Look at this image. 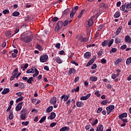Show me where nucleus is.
Returning <instances> with one entry per match:
<instances>
[{
	"label": "nucleus",
	"mask_w": 131,
	"mask_h": 131,
	"mask_svg": "<svg viewBox=\"0 0 131 131\" xmlns=\"http://www.w3.org/2000/svg\"><path fill=\"white\" fill-rule=\"evenodd\" d=\"M57 125V123L56 122H52L51 123L50 126V127H54V126Z\"/></svg>",
	"instance_id": "obj_58"
},
{
	"label": "nucleus",
	"mask_w": 131,
	"mask_h": 131,
	"mask_svg": "<svg viewBox=\"0 0 131 131\" xmlns=\"http://www.w3.org/2000/svg\"><path fill=\"white\" fill-rule=\"evenodd\" d=\"M101 64H106L107 63V60L104 58H102L101 60Z\"/></svg>",
	"instance_id": "obj_54"
},
{
	"label": "nucleus",
	"mask_w": 131,
	"mask_h": 131,
	"mask_svg": "<svg viewBox=\"0 0 131 131\" xmlns=\"http://www.w3.org/2000/svg\"><path fill=\"white\" fill-rule=\"evenodd\" d=\"M98 122V119H96L95 121H93V123H92V125H96V124H97Z\"/></svg>",
	"instance_id": "obj_57"
},
{
	"label": "nucleus",
	"mask_w": 131,
	"mask_h": 131,
	"mask_svg": "<svg viewBox=\"0 0 131 131\" xmlns=\"http://www.w3.org/2000/svg\"><path fill=\"white\" fill-rule=\"evenodd\" d=\"M9 118L11 120H12V119H13V118H14V114L13 113L12 111L9 112Z\"/></svg>",
	"instance_id": "obj_27"
},
{
	"label": "nucleus",
	"mask_w": 131,
	"mask_h": 131,
	"mask_svg": "<svg viewBox=\"0 0 131 131\" xmlns=\"http://www.w3.org/2000/svg\"><path fill=\"white\" fill-rule=\"evenodd\" d=\"M28 66H29V64L28 63H26L24 67H21V69H23V71H25L27 68H28Z\"/></svg>",
	"instance_id": "obj_31"
},
{
	"label": "nucleus",
	"mask_w": 131,
	"mask_h": 131,
	"mask_svg": "<svg viewBox=\"0 0 131 131\" xmlns=\"http://www.w3.org/2000/svg\"><path fill=\"white\" fill-rule=\"evenodd\" d=\"M95 62V60H94V58H92L86 64V67H89V66H91L93 63Z\"/></svg>",
	"instance_id": "obj_22"
},
{
	"label": "nucleus",
	"mask_w": 131,
	"mask_h": 131,
	"mask_svg": "<svg viewBox=\"0 0 131 131\" xmlns=\"http://www.w3.org/2000/svg\"><path fill=\"white\" fill-rule=\"evenodd\" d=\"M26 73L29 74L30 73H34V70L33 69H30L27 71Z\"/></svg>",
	"instance_id": "obj_36"
},
{
	"label": "nucleus",
	"mask_w": 131,
	"mask_h": 131,
	"mask_svg": "<svg viewBox=\"0 0 131 131\" xmlns=\"http://www.w3.org/2000/svg\"><path fill=\"white\" fill-rule=\"evenodd\" d=\"M125 42H127V43H130L131 42V38L129 35H127L125 37Z\"/></svg>",
	"instance_id": "obj_14"
},
{
	"label": "nucleus",
	"mask_w": 131,
	"mask_h": 131,
	"mask_svg": "<svg viewBox=\"0 0 131 131\" xmlns=\"http://www.w3.org/2000/svg\"><path fill=\"white\" fill-rule=\"evenodd\" d=\"M69 13V9H67L63 11V14L64 15H67Z\"/></svg>",
	"instance_id": "obj_59"
},
{
	"label": "nucleus",
	"mask_w": 131,
	"mask_h": 131,
	"mask_svg": "<svg viewBox=\"0 0 131 131\" xmlns=\"http://www.w3.org/2000/svg\"><path fill=\"white\" fill-rule=\"evenodd\" d=\"M19 86L20 89H24L25 88L26 85L22 82L19 83Z\"/></svg>",
	"instance_id": "obj_44"
},
{
	"label": "nucleus",
	"mask_w": 131,
	"mask_h": 131,
	"mask_svg": "<svg viewBox=\"0 0 131 131\" xmlns=\"http://www.w3.org/2000/svg\"><path fill=\"white\" fill-rule=\"evenodd\" d=\"M103 25H100L98 27V31H101V29H103Z\"/></svg>",
	"instance_id": "obj_56"
},
{
	"label": "nucleus",
	"mask_w": 131,
	"mask_h": 131,
	"mask_svg": "<svg viewBox=\"0 0 131 131\" xmlns=\"http://www.w3.org/2000/svg\"><path fill=\"white\" fill-rule=\"evenodd\" d=\"M32 81H33V77H31L29 79H28V83H29L30 84H32Z\"/></svg>",
	"instance_id": "obj_33"
},
{
	"label": "nucleus",
	"mask_w": 131,
	"mask_h": 131,
	"mask_svg": "<svg viewBox=\"0 0 131 131\" xmlns=\"http://www.w3.org/2000/svg\"><path fill=\"white\" fill-rule=\"evenodd\" d=\"M76 72V70L74 68H70L69 72H68V74L69 75H71V74H74Z\"/></svg>",
	"instance_id": "obj_12"
},
{
	"label": "nucleus",
	"mask_w": 131,
	"mask_h": 131,
	"mask_svg": "<svg viewBox=\"0 0 131 131\" xmlns=\"http://www.w3.org/2000/svg\"><path fill=\"white\" fill-rule=\"evenodd\" d=\"M58 20H59V18L57 17H54L52 18L51 21L52 22H57Z\"/></svg>",
	"instance_id": "obj_47"
},
{
	"label": "nucleus",
	"mask_w": 131,
	"mask_h": 131,
	"mask_svg": "<svg viewBox=\"0 0 131 131\" xmlns=\"http://www.w3.org/2000/svg\"><path fill=\"white\" fill-rule=\"evenodd\" d=\"M55 118H56V113L54 112L51 113V115L49 117V119H50V120H53V119H54Z\"/></svg>",
	"instance_id": "obj_15"
},
{
	"label": "nucleus",
	"mask_w": 131,
	"mask_h": 131,
	"mask_svg": "<svg viewBox=\"0 0 131 131\" xmlns=\"http://www.w3.org/2000/svg\"><path fill=\"white\" fill-rule=\"evenodd\" d=\"M122 30V26H120L116 30V32L115 33V36H117L118 34L120 33L121 32V30Z\"/></svg>",
	"instance_id": "obj_11"
},
{
	"label": "nucleus",
	"mask_w": 131,
	"mask_h": 131,
	"mask_svg": "<svg viewBox=\"0 0 131 131\" xmlns=\"http://www.w3.org/2000/svg\"><path fill=\"white\" fill-rule=\"evenodd\" d=\"M24 99V97L21 96L20 97L17 98L16 100V102L18 103V102H21Z\"/></svg>",
	"instance_id": "obj_43"
},
{
	"label": "nucleus",
	"mask_w": 131,
	"mask_h": 131,
	"mask_svg": "<svg viewBox=\"0 0 131 131\" xmlns=\"http://www.w3.org/2000/svg\"><path fill=\"white\" fill-rule=\"evenodd\" d=\"M56 103L57 98L55 96L52 97L50 100V103L51 104V105H55Z\"/></svg>",
	"instance_id": "obj_7"
},
{
	"label": "nucleus",
	"mask_w": 131,
	"mask_h": 131,
	"mask_svg": "<svg viewBox=\"0 0 131 131\" xmlns=\"http://www.w3.org/2000/svg\"><path fill=\"white\" fill-rule=\"evenodd\" d=\"M117 52V49L115 48H113L111 51H110V54H112V53H116Z\"/></svg>",
	"instance_id": "obj_39"
},
{
	"label": "nucleus",
	"mask_w": 131,
	"mask_h": 131,
	"mask_svg": "<svg viewBox=\"0 0 131 131\" xmlns=\"http://www.w3.org/2000/svg\"><path fill=\"white\" fill-rule=\"evenodd\" d=\"M90 80L91 81H97V80H98V77L94 76L91 77Z\"/></svg>",
	"instance_id": "obj_37"
},
{
	"label": "nucleus",
	"mask_w": 131,
	"mask_h": 131,
	"mask_svg": "<svg viewBox=\"0 0 131 131\" xmlns=\"http://www.w3.org/2000/svg\"><path fill=\"white\" fill-rule=\"evenodd\" d=\"M108 45V40H105L104 41L102 42L101 46L102 47H106Z\"/></svg>",
	"instance_id": "obj_38"
},
{
	"label": "nucleus",
	"mask_w": 131,
	"mask_h": 131,
	"mask_svg": "<svg viewBox=\"0 0 131 131\" xmlns=\"http://www.w3.org/2000/svg\"><path fill=\"white\" fill-rule=\"evenodd\" d=\"M63 23V26L66 27L67 26V25H68V24H69V20L67 19L64 20Z\"/></svg>",
	"instance_id": "obj_45"
},
{
	"label": "nucleus",
	"mask_w": 131,
	"mask_h": 131,
	"mask_svg": "<svg viewBox=\"0 0 131 131\" xmlns=\"http://www.w3.org/2000/svg\"><path fill=\"white\" fill-rule=\"evenodd\" d=\"M61 47V44L60 43H57L55 45V48L56 49H60V47Z\"/></svg>",
	"instance_id": "obj_61"
},
{
	"label": "nucleus",
	"mask_w": 131,
	"mask_h": 131,
	"mask_svg": "<svg viewBox=\"0 0 131 131\" xmlns=\"http://www.w3.org/2000/svg\"><path fill=\"white\" fill-rule=\"evenodd\" d=\"M127 117V113H123L119 116V119H123V118H126Z\"/></svg>",
	"instance_id": "obj_9"
},
{
	"label": "nucleus",
	"mask_w": 131,
	"mask_h": 131,
	"mask_svg": "<svg viewBox=\"0 0 131 131\" xmlns=\"http://www.w3.org/2000/svg\"><path fill=\"white\" fill-rule=\"evenodd\" d=\"M55 60L56 61L57 63H58V64H61L63 63V60H61V58L60 57H55Z\"/></svg>",
	"instance_id": "obj_21"
},
{
	"label": "nucleus",
	"mask_w": 131,
	"mask_h": 131,
	"mask_svg": "<svg viewBox=\"0 0 131 131\" xmlns=\"http://www.w3.org/2000/svg\"><path fill=\"white\" fill-rule=\"evenodd\" d=\"M19 15H20V12H18V11H14L13 14H12V16L13 17H17L18 16H19Z\"/></svg>",
	"instance_id": "obj_34"
},
{
	"label": "nucleus",
	"mask_w": 131,
	"mask_h": 131,
	"mask_svg": "<svg viewBox=\"0 0 131 131\" xmlns=\"http://www.w3.org/2000/svg\"><path fill=\"white\" fill-rule=\"evenodd\" d=\"M76 13V11L74 10V9H72V12L70 14V16L71 18H73L74 15H75V13Z\"/></svg>",
	"instance_id": "obj_26"
},
{
	"label": "nucleus",
	"mask_w": 131,
	"mask_h": 131,
	"mask_svg": "<svg viewBox=\"0 0 131 131\" xmlns=\"http://www.w3.org/2000/svg\"><path fill=\"white\" fill-rule=\"evenodd\" d=\"M121 14L119 11H117L115 12V14L114 15V17L115 18H119V16H120Z\"/></svg>",
	"instance_id": "obj_28"
},
{
	"label": "nucleus",
	"mask_w": 131,
	"mask_h": 131,
	"mask_svg": "<svg viewBox=\"0 0 131 131\" xmlns=\"http://www.w3.org/2000/svg\"><path fill=\"white\" fill-rule=\"evenodd\" d=\"M126 48H127V46H126V45H122V46H121L120 47V50H125V49H126Z\"/></svg>",
	"instance_id": "obj_52"
},
{
	"label": "nucleus",
	"mask_w": 131,
	"mask_h": 131,
	"mask_svg": "<svg viewBox=\"0 0 131 131\" xmlns=\"http://www.w3.org/2000/svg\"><path fill=\"white\" fill-rule=\"evenodd\" d=\"M91 52H87L84 53V58H85V59H89V58H90V57H91Z\"/></svg>",
	"instance_id": "obj_18"
},
{
	"label": "nucleus",
	"mask_w": 131,
	"mask_h": 131,
	"mask_svg": "<svg viewBox=\"0 0 131 131\" xmlns=\"http://www.w3.org/2000/svg\"><path fill=\"white\" fill-rule=\"evenodd\" d=\"M10 93V89L6 88L4 89L3 91L2 92L1 94L2 95H6V94H9Z\"/></svg>",
	"instance_id": "obj_16"
},
{
	"label": "nucleus",
	"mask_w": 131,
	"mask_h": 131,
	"mask_svg": "<svg viewBox=\"0 0 131 131\" xmlns=\"http://www.w3.org/2000/svg\"><path fill=\"white\" fill-rule=\"evenodd\" d=\"M83 12H84L83 10H82L81 11L80 14L78 16V18H80V17L82 16V14H83Z\"/></svg>",
	"instance_id": "obj_55"
},
{
	"label": "nucleus",
	"mask_w": 131,
	"mask_h": 131,
	"mask_svg": "<svg viewBox=\"0 0 131 131\" xmlns=\"http://www.w3.org/2000/svg\"><path fill=\"white\" fill-rule=\"evenodd\" d=\"M91 97V94H88L85 96H82L80 99L81 101H85Z\"/></svg>",
	"instance_id": "obj_8"
},
{
	"label": "nucleus",
	"mask_w": 131,
	"mask_h": 131,
	"mask_svg": "<svg viewBox=\"0 0 131 131\" xmlns=\"http://www.w3.org/2000/svg\"><path fill=\"white\" fill-rule=\"evenodd\" d=\"M63 99L64 102H66V101H68V99H69V96H66L65 95H63L61 97L60 100L62 101Z\"/></svg>",
	"instance_id": "obj_17"
},
{
	"label": "nucleus",
	"mask_w": 131,
	"mask_h": 131,
	"mask_svg": "<svg viewBox=\"0 0 131 131\" xmlns=\"http://www.w3.org/2000/svg\"><path fill=\"white\" fill-rule=\"evenodd\" d=\"M103 129H104V126H103V125L100 124L97 127L96 130L103 131Z\"/></svg>",
	"instance_id": "obj_23"
},
{
	"label": "nucleus",
	"mask_w": 131,
	"mask_h": 131,
	"mask_svg": "<svg viewBox=\"0 0 131 131\" xmlns=\"http://www.w3.org/2000/svg\"><path fill=\"white\" fill-rule=\"evenodd\" d=\"M19 31H20V29L19 28H16L15 30L14 31V34L12 35V36H14V35H15V34L18 33V32H19Z\"/></svg>",
	"instance_id": "obj_51"
},
{
	"label": "nucleus",
	"mask_w": 131,
	"mask_h": 131,
	"mask_svg": "<svg viewBox=\"0 0 131 131\" xmlns=\"http://www.w3.org/2000/svg\"><path fill=\"white\" fill-rule=\"evenodd\" d=\"M46 118L47 116H43V117H42L39 120L40 123H42V122H43V121L46 120Z\"/></svg>",
	"instance_id": "obj_42"
},
{
	"label": "nucleus",
	"mask_w": 131,
	"mask_h": 131,
	"mask_svg": "<svg viewBox=\"0 0 131 131\" xmlns=\"http://www.w3.org/2000/svg\"><path fill=\"white\" fill-rule=\"evenodd\" d=\"M36 49L39 50V51H43V48H42V47H41V46H40L39 44L38 43L36 44Z\"/></svg>",
	"instance_id": "obj_25"
},
{
	"label": "nucleus",
	"mask_w": 131,
	"mask_h": 131,
	"mask_svg": "<svg viewBox=\"0 0 131 131\" xmlns=\"http://www.w3.org/2000/svg\"><path fill=\"white\" fill-rule=\"evenodd\" d=\"M35 73L33 75V77H36L38 74H39V72L37 69H35Z\"/></svg>",
	"instance_id": "obj_30"
},
{
	"label": "nucleus",
	"mask_w": 131,
	"mask_h": 131,
	"mask_svg": "<svg viewBox=\"0 0 131 131\" xmlns=\"http://www.w3.org/2000/svg\"><path fill=\"white\" fill-rule=\"evenodd\" d=\"M79 40L81 42H85L86 41H88V40H89V38H83V37H82V36H80L79 38Z\"/></svg>",
	"instance_id": "obj_10"
},
{
	"label": "nucleus",
	"mask_w": 131,
	"mask_h": 131,
	"mask_svg": "<svg viewBox=\"0 0 131 131\" xmlns=\"http://www.w3.org/2000/svg\"><path fill=\"white\" fill-rule=\"evenodd\" d=\"M107 103L108 100H104L101 102V105H103V106H105V105H106Z\"/></svg>",
	"instance_id": "obj_41"
},
{
	"label": "nucleus",
	"mask_w": 131,
	"mask_h": 131,
	"mask_svg": "<svg viewBox=\"0 0 131 131\" xmlns=\"http://www.w3.org/2000/svg\"><path fill=\"white\" fill-rule=\"evenodd\" d=\"M115 109V106L114 105H111L107 107H106V113L107 115H109L112 111H113V110Z\"/></svg>",
	"instance_id": "obj_5"
},
{
	"label": "nucleus",
	"mask_w": 131,
	"mask_h": 131,
	"mask_svg": "<svg viewBox=\"0 0 131 131\" xmlns=\"http://www.w3.org/2000/svg\"><path fill=\"white\" fill-rule=\"evenodd\" d=\"M115 42L116 45H118V43H120V42H121V37L120 36L117 37L115 40Z\"/></svg>",
	"instance_id": "obj_13"
},
{
	"label": "nucleus",
	"mask_w": 131,
	"mask_h": 131,
	"mask_svg": "<svg viewBox=\"0 0 131 131\" xmlns=\"http://www.w3.org/2000/svg\"><path fill=\"white\" fill-rule=\"evenodd\" d=\"M104 54V51L102 50H100L98 53H97V55H98V58H100V57H101V56H102V54Z\"/></svg>",
	"instance_id": "obj_29"
},
{
	"label": "nucleus",
	"mask_w": 131,
	"mask_h": 131,
	"mask_svg": "<svg viewBox=\"0 0 131 131\" xmlns=\"http://www.w3.org/2000/svg\"><path fill=\"white\" fill-rule=\"evenodd\" d=\"M20 118L21 120H25L26 119V115L21 114L20 115Z\"/></svg>",
	"instance_id": "obj_48"
},
{
	"label": "nucleus",
	"mask_w": 131,
	"mask_h": 131,
	"mask_svg": "<svg viewBox=\"0 0 131 131\" xmlns=\"http://www.w3.org/2000/svg\"><path fill=\"white\" fill-rule=\"evenodd\" d=\"M52 111H53V105L49 106L46 110V113H50V112H52Z\"/></svg>",
	"instance_id": "obj_20"
},
{
	"label": "nucleus",
	"mask_w": 131,
	"mask_h": 131,
	"mask_svg": "<svg viewBox=\"0 0 131 131\" xmlns=\"http://www.w3.org/2000/svg\"><path fill=\"white\" fill-rule=\"evenodd\" d=\"M3 13L4 15H7V14H9L10 13V11L9 9H5L3 10Z\"/></svg>",
	"instance_id": "obj_46"
},
{
	"label": "nucleus",
	"mask_w": 131,
	"mask_h": 131,
	"mask_svg": "<svg viewBox=\"0 0 131 131\" xmlns=\"http://www.w3.org/2000/svg\"><path fill=\"white\" fill-rule=\"evenodd\" d=\"M90 128H91V124H88V125H86V126H85L86 130H89V129H90Z\"/></svg>",
	"instance_id": "obj_62"
},
{
	"label": "nucleus",
	"mask_w": 131,
	"mask_h": 131,
	"mask_svg": "<svg viewBox=\"0 0 131 131\" xmlns=\"http://www.w3.org/2000/svg\"><path fill=\"white\" fill-rule=\"evenodd\" d=\"M22 104H23V102H21L17 104V105L15 107V111H17V112H18V111H20L21 109H22Z\"/></svg>",
	"instance_id": "obj_6"
},
{
	"label": "nucleus",
	"mask_w": 131,
	"mask_h": 131,
	"mask_svg": "<svg viewBox=\"0 0 131 131\" xmlns=\"http://www.w3.org/2000/svg\"><path fill=\"white\" fill-rule=\"evenodd\" d=\"M113 42H114V40L113 39H111L109 42L107 43H108V48H110L113 44Z\"/></svg>",
	"instance_id": "obj_35"
},
{
	"label": "nucleus",
	"mask_w": 131,
	"mask_h": 131,
	"mask_svg": "<svg viewBox=\"0 0 131 131\" xmlns=\"http://www.w3.org/2000/svg\"><path fill=\"white\" fill-rule=\"evenodd\" d=\"M93 23L94 21H93V19L92 18H91L87 21V25H88V27L92 26Z\"/></svg>",
	"instance_id": "obj_24"
},
{
	"label": "nucleus",
	"mask_w": 131,
	"mask_h": 131,
	"mask_svg": "<svg viewBox=\"0 0 131 131\" xmlns=\"http://www.w3.org/2000/svg\"><path fill=\"white\" fill-rule=\"evenodd\" d=\"M129 9H131L130 3H125V4L122 5L120 8V10L125 12V13H128V12H129Z\"/></svg>",
	"instance_id": "obj_1"
},
{
	"label": "nucleus",
	"mask_w": 131,
	"mask_h": 131,
	"mask_svg": "<svg viewBox=\"0 0 131 131\" xmlns=\"http://www.w3.org/2000/svg\"><path fill=\"white\" fill-rule=\"evenodd\" d=\"M18 73H19V71H18V69H15L11 74L12 75H15V76H16Z\"/></svg>",
	"instance_id": "obj_32"
},
{
	"label": "nucleus",
	"mask_w": 131,
	"mask_h": 131,
	"mask_svg": "<svg viewBox=\"0 0 131 131\" xmlns=\"http://www.w3.org/2000/svg\"><path fill=\"white\" fill-rule=\"evenodd\" d=\"M103 110V108L102 107H99L97 111V113H100L101 111Z\"/></svg>",
	"instance_id": "obj_63"
},
{
	"label": "nucleus",
	"mask_w": 131,
	"mask_h": 131,
	"mask_svg": "<svg viewBox=\"0 0 131 131\" xmlns=\"http://www.w3.org/2000/svg\"><path fill=\"white\" fill-rule=\"evenodd\" d=\"M76 105H77V107L80 108V107H82L83 106V105H84V103H83V102H82V101H78L76 103Z\"/></svg>",
	"instance_id": "obj_19"
},
{
	"label": "nucleus",
	"mask_w": 131,
	"mask_h": 131,
	"mask_svg": "<svg viewBox=\"0 0 131 131\" xmlns=\"http://www.w3.org/2000/svg\"><path fill=\"white\" fill-rule=\"evenodd\" d=\"M123 60L122 58H118L116 61V63H117V64H119V63L122 62Z\"/></svg>",
	"instance_id": "obj_49"
},
{
	"label": "nucleus",
	"mask_w": 131,
	"mask_h": 131,
	"mask_svg": "<svg viewBox=\"0 0 131 131\" xmlns=\"http://www.w3.org/2000/svg\"><path fill=\"white\" fill-rule=\"evenodd\" d=\"M131 63V57H129L127 59L126 61V64L127 65H129V64H130Z\"/></svg>",
	"instance_id": "obj_40"
},
{
	"label": "nucleus",
	"mask_w": 131,
	"mask_h": 131,
	"mask_svg": "<svg viewBox=\"0 0 131 131\" xmlns=\"http://www.w3.org/2000/svg\"><path fill=\"white\" fill-rule=\"evenodd\" d=\"M49 59V56L47 54H42L40 56V62L41 63H46Z\"/></svg>",
	"instance_id": "obj_4"
},
{
	"label": "nucleus",
	"mask_w": 131,
	"mask_h": 131,
	"mask_svg": "<svg viewBox=\"0 0 131 131\" xmlns=\"http://www.w3.org/2000/svg\"><path fill=\"white\" fill-rule=\"evenodd\" d=\"M21 124L23 125H25V126H27V125H28V124H29V121H26V122H21Z\"/></svg>",
	"instance_id": "obj_50"
},
{
	"label": "nucleus",
	"mask_w": 131,
	"mask_h": 131,
	"mask_svg": "<svg viewBox=\"0 0 131 131\" xmlns=\"http://www.w3.org/2000/svg\"><path fill=\"white\" fill-rule=\"evenodd\" d=\"M32 39H31V35L29 34L25 37H21V41L26 42V43H28V42H30Z\"/></svg>",
	"instance_id": "obj_2"
},
{
	"label": "nucleus",
	"mask_w": 131,
	"mask_h": 131,
	"mask_svg": "<svg viewBox=\"0 0 131 131\" xmlns=\"http://www.w3.org/2000/svg\"><path fill=\"white\" fill-rule=\"evenodd\" d=\"M63 25V21L61 20L58 21L56 24V27L55 28V31H56V32H58V31H59V30L62 28Z\"/></svg>",
	"instance_id": "obj_3"
},
{
	"label": "nucleus",
	"mask_w": 131,
	"mask_h": 131,
	"mask_svg": "<svg viewBox=\"0 0 131 131\" xmlns=\"http://www.w3.org/2000/svg\"><path fill=\"white\" fill-rule=\"evenodd\" d=\"M21 114H24V115H26V114H27V112H26V110L23 109L21 111Z\"/></svg>",
	"instance_id": "obj_53"
},
{
	"label": "nucleus",
	"mask_w": 131,
	"mask_h": 131,
	"mask_svg": "<svg viewBox=\"0 0 131 131\" xmlns=\"http://www.w3.org/2000/svg\"><path fill=\"white\" fill-rule=\"evenodd\" d=\"M101 7H103L104 9H107L108 8V5H107V4H102Z\"/></svg>",
	"instance_id": "obj_60"
},
{
	"label": "nucleus",
	"mask_w": 131,
	"mask_h": 131,
	"mask_svg": "<svg viewBox=\"0 0 131 131\" xmlns=\"http://www.w3.org/2000/svg\"><path fill=\"white\" fill-rule=\"evenodd\" d=\"M96 68H97V64L94 63L93 64V65L92 66L91 69H96Z\"/></svg>",
	"instance_id": "obj_64"
}]
</instances>
